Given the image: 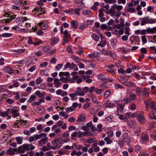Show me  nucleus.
I'll return each instance as SVG.
<instances>
[{
  "instance_id": "35",
  "label": "nucleus",
  "mask_w": 156,
  "mask_h": 156,
  "mask_svg": "<svg viewBox=\"0 0 156 156\" xmlns=\"http://www.w3.org/2000/svg\"><path fill=\"white\" fill-rule=\"evenodd\" d=\"M51 45H54L58 41V39L56 37H54L51 39Z\"/></svg>"
},
{
  "instance_id": "29",
  "label": "nucleus",
  "mask_w": 156,
  "mask_h": 156,
  "mask_svg": "<svg viewBox=\"0 0 156 156\" xmlns=\"http://www.w3.org/2000/svg\"><path fill=\"white\" fill-rule=\"evenodd\" d=\"M55 140L57 141L58 145H61L63 144V139L61 137L55 138Z\"/></svg>"
},
{
  "instance_id": "4",
  "label": "nucleus",
  "mask_w": 156,
  "mask_h": 156,
  "mask_svg": "<svg viewBox=\"0 0 156 156\" xmlns=\"http://www.w3.org/2000/svg\"><path fill=\"white\" fill-rule=\"evenodd\" d=\"M44 137V138L41 139L38 141L39 145L41 146H42L46 144L48 141V138L46 137V136Z\"/></svg>"
},
{
  "instance_id": "44",
  "label": "nucleus",
  "mask_w": 156,
  "mask_h": 156,
  "mask_svg": "<svg viewBox=\"0 0 156 156\" xmlns=\"http://www.w3.org/2000/svg\"><path fill=\"white\" fill-rule=\"evenodd\" d=\"M148 33H155L156 32V27H154L152 29L148 28Z\"/></svg>"
},
{
  "instance_id": "63",
  "label": "nucleus",
  "mask_w": 156,
  "mask_h": 156,
  "mask_svg": "<svg viewBox=\"0 0 156 156\" xmlns=\"http://www.w3.org/2000/svg\"><path fill=\"white\" fill-rule=\"evenodd\" d=\"M82 129L85 131H88L90 130V128L86 125L83 126L82 127Z\"/></svg>"
},
{
  "instance_id": "6",
  "label": "nucleus",
  "mask_w": 156,
  "mask_h": 156,
  "mask_svg": "<svg viewBox=\"0 0 156 156\" xmlns=\"http://www.w3.org/2000/svg\"><path fill=\"white\" fill-rule=\"evenodd\" d=\"M98 79L101 80L104 82H108V80H109V78H106L104 75L99 74L98 76Z\"/></svg>"
},
{
  "instance_id": "22",
  "label": "nucleus",
  "mask_w": 156,
  "mask_h": 156,
  "mask_svg": "<svg viewBox=\"0 0 156 156\" xmlns=\"http://www.w3.org/2000/svg\"><path fill=\"white\" fill-rule=\"evenodd\" d=\"M4 70L5 72L9 74H11L14 72L13 69L9 67H6L4 69Z\"/></svg>"
},
{
  "instance_id": "42",
  "label": "nucleus",
  "mask_w": 156,
  "mask_h": 156,
  "mask_svg": "<svg viewBox=\"0 0 156 156\" xmlns=\"http://www.w3.org/2000/svg\"><path fill=\"white\" fill-rule=\"evenodd\" d=\"M99 16L100 17H102L104 15L103 12L105 11V9H101L99 10Z\"/></svg>"
},
{
  "instance_id": "30",
  "label": "nucleus",
  "mask_w": 156,
  "mask_h": 156,
  "mask_svg": "<svg viewBox=\"0 0 156 156\" xmlns=\"http://www.w3.org/2000/svg\"><path fill=\"white\" fill-rule=\"evenodd\" d=\"M148 19L147 18H144L141 19V25H144L147 23H148Z\"/></svg>"
},
{
  "instance_id": "46",
  "label": "nucleus",
  "mask_w": 156,
  "mask_h": 156,
  "mask_svg": "<svg viewBox=\"0 0 156 156\" xmlns=\"http://www.w3.org/2000/svg\"><path fill=\"white\" fill-rule=\"evenodd\" d=\"M59 115L62 116H63V117H64L65 118H67L68 117V115L66 114L65 113L63 112H59Z\"/></svg>"
},
{
  "instance_id": "57",
  "label": "nucleus",
  "mask_w": 156,
  "mask_h": 156,
  "mask_svg": "<svg viewBox=\"0 0 156 156\" xmlns=\"http://www.w3.org/2000/svg\"><path fill=\"white\" fill-rule=\"evenodd\" d=\"M14 100L10 98H8L6 100V102L9 104H12L14 102Z\"/></svg>"
},
{
  "instance_id": "26",
  "label": "nucleus",
  "mask_w": 156,
  "mask_h": 156,
  "mask_svg": "<svg viewBox=\"0 0 156 156\" xmlns=\"http://www.w3.org/2000/svg\"><path fill=\"white\" fill-rule=\"evenodd\" d=\"M115 9L113 8V6H112L109 10L110 13L111 14V16H114L115 15Z\"/></svg>"
},
{
  "instance_id": "3",
  "label": "nucleus",
  "mask_w": 156,
  "mask_h": 156,
  "mask_svg": "<svg viewBox=\"0 0 156 156\" xmlns=\"http://www.w3.org/2000/svg\"><path fill=\"white\" fill-rule=\"evenodd\" d=\"M137 119L140 122L142 123L146 122V120L144 118L143 115L141 112V113H139L137 115Z\"/></svg>"
},
{
  "instance_id": "54",
  "label": "nucleus",
  "mask_w": 156,
  "mask_h": 156,
  "mask_svg": "<svg viewBox=\"0 0 156 156\" xmlns=\"http://www.w3.org/2000/svg\"><path fill=\"white\" fill-rule=\"evenodd\" d=\"M24 147L25 150L28 151L29 150V148L30 147V145L28 144H24L23 145Z\"/></svg>"
},
{
  "instance_id": "10",
  "label": "nucleus",
  "mask_w": 156,
  "mask_h": 156,
  "mask_svg": "<svg viewBox=\"0 0 156 156\" xmlns=\"http://www.w3.org/2000/svg\"><path fill=\"white\" fill-rule=\"evenodd\" d=\"M85 118L86 117L83 114L80 115L79 117L76 120V122L78 123H80L81 122L84 120Z\"/></svg>"
},
{
  "instance_id": "62",
  "label": "nucleus",
  "mask_w": 156,
  "mask_h": 156,
  "mask_svg": "<svg viewBox=\"0 0 156 156\" xmlns=\"http://www.w3.org/2000/svg\"><path fill=\"white\" fill-rule=\"evenodd\" d=\"M127 10L128 12H133L135 11V9L133 8L128 7L127 8Z\"/></svg>"
},
{
  "instance_id": "27",
  "label": "nucleus",
  "mask_w": 156,
  "mask_h": 156,
  "mask_svg": "<svg viewBox=\"0 0 156 156\" xmlns=\"http://www.w3.org/2000/svg\"><path fill=\"white\" fill-rule=\"evenodd\" d=\"M36 98V96L35 95H32L30 97L28 101L30 103H31L34 102Z\"/></svg>"
},
{
  "instance_id": "45",
  "label": "nucleus",
  "mask_w": 156,
  "mask_h": 156,
  "mask_svg": "<svg viewBox=\"0 0 156 156\" xmlns=\"http://www.w3.org/2000/svg\"><path fill=\"white\" fill-rule=\"evenodd\" d=\"M122 140H119L118 141V144L120 148H122L124 145V142Z\"/></svg>"
},
{
  "instance_id": "21",
  "label": "nucleus",
  "mask_w": 156,
  "mask_h": 156,
  "mask_svg": "<svg viewBox=\"0 0 156 156\" xmlns=\"http://www.w3.org/2000/svg\"><path fill=\"white\" fill-rule=\"evenodd\" d=\"M71 24L72 26V28L76 29L77 28L78 26V22H76L74 20H73L71 22Z\"/></svg>"
},
{
  "instance_id": "50",
  "label": "nucleus",
  "mask_w": 156,
  "mask_h": 156,
  "mask_svg": "<svg viewBox=\"0 0 156 156\" xmlns=\"http://www.w3.org/2000/svg\"><path fill=\"white\" fill-rule=\"evenodd\" d=\"M66 111L67 113H69V112H71L75 110V108H74L72 106L70 107L67 108L66 109Z\"/></svg>"
},
{
  "instance_id": "37",
  "label": "nucleus",
  "mask_w": 156,
  "mask_h": 156,
  "mask_svg": "<svg viewBox=\"0 0 156 156\" xmlns=\"http://www.w3.org/2000/svg\"><path fill=\"white\" fill-rule=\"evenodd\" d=\"M91 37L93 39L96 41H98L99 38V36L95 34H92Z\"/></svg>"
},
{
  "instance_id": "19",
  "label": "nucleus",
  "mask_w": 156,
  "mask_h": 156,
  "mask_svg": "<svg viewBox=\"0 0 156 156\" xmlns=\"http://www.w3.org/2000/svg\"><path fill=\"white\" fill-rule=\"evenodd\" d=\"M128 125L130 127L134 128L136 126V122L133 120H131L130 122H129Z\"/></svg>"
},
{
  "instance_id": "25",
  "label": "nucleus",
  "mask_w": 156,
  "mask_h": 156,
  "mask_svg": "<svg viewBox=\"0 0 156 156\" xmlns=\"http://www.w3.org/2000/svg\"><path fill=\"white\" fill-rule=\"evenodd\" d=\"M51 143L53 145L52 146L53 149L59 147L57 141L55 140V139L51 142Z\"/></svg>"
},
{
  "instance_id": "11",
  "label": "nucleus",
  "mask_w": 156,
  "mask_h": 156,
  "mask_svg": "<svg viewBox=\"0 0 156 156\" xmlns=\"http://www.w3.org/2000/svg\"><path fill=\"white\" fill-rule=\"evenodd\" d=\"M52 131H55V132L56 133H60L61 130L59 128H58L57 125H54L52 127Z\"/></svg>"
},
{
  "instance_id": "38",
  "label": "nucleus",
  "mask_w": 156,
  "mask_h": 156,
  "mask_svg": "<svg viewBox=\"0 0 156 156\" xmlns=\"http://www.w3.org/2000/svg\"><path fill=\"white\" fill-rule=\"evenodd\" d=\"M111 93V91L109 90H108L106 91L104 94V99H106L109 96Z\"/></svg>"
},
{
  "instance_id": "8",
  "label": "nucleus",
  "mask_w": 156,
  "mask_h": 156,
  "mask_svg": "<svg viewBox=\"0 0 156 156\" xmlns=\"http://www.w3.org/2000/svg\"><path fill=\"white\" fill-rule=\"evenodd\" d=\"M16 148L13 149L12 148H10L6 151V153L9 155H13L15 153V151H16Z\"/></svg>"
},
{
  "instance_id": "39",
  "label": "nucleus",
  "mask_w": 156,
  "mask_h": 156,
  "mask_svg": "<svg viewBox=\"0 0 156 156\" xmlns=\"http://www.w3.org/2000/svg\"><path fill=\"white\" fill-rule=\"evenodd\" d=\"M86 142L88 144H91L94 142H97V141L94 138H90L86 140Z\"/></svg>"
},
{
  "instance_id": "61",
  "label": "nucleus",
  "mask_w": 156,
  "mask_h": 156,
  "mask_svg": "<svg viewBox=\"0 0 156 156\" xmlns=\"http://www.w3.org/2000/svg\"><path fill=\"white\" fill-rule=\"evenodd\" d=\"M148 23H156V19H148Z\"/></svg>"
},
{
  "instance_id": "1",
  "label": "nucleus",
  "mask_w": 156,
  "mask_h": 156,
  "mask_svg": "<svg viewBox=\"0 0 156 156\" xmlns=\"http://www.w3.org/2000/svg\"><path fill=\"white\" fill-rule=\"evenodd\" d=\"M145 105V108L147 111L148 109V105H149L153 112H156V105H155V103L153 101H152L149 100H147L144 101Z\"/></svg>"
},
{
  "instance_id": "28",
  "label": "nucleus",
  "mask_w": 156,
  "mask_h": 156,
  "mask_svg": "<svg viewBox=\"0 0 156 156\" xmlns=\"http://www.w3.org/2000/svg\"><path fill=\"white\" fill-rule=\"evenodd\" d=\"M113 8H115L118 11H119L123 9V7L120 5H117L115 4L113 5Z\"/></svg>"
},
{
  "instance_id": "58",
  "label": "nucleus",
  "mask_w": 156,
  "mask_h": 156,
  "mask_svg": "<svg viewBox=\"0 0 156 156\" xmlns=\"http://www.w3.org/2000/svg\"><path fill=\"white\" fill-rule=\"evenodd\" d=\"M78 132H73L72 134L71 135V136H72V139H73V138L75 137H78Z\"/></svg>"
},
{
  "instance_id": "53",
  "label": "nucleus",
  "mask_w": 156,
  "mask_h": 156,
  "mask_svg": "<svg viewBox=\"0 0 156 156\" xmlns=\"http://www.w3.org/2000/svg\"><path fill=\"white\" fill-rule=\"evenodd\" d=\"M129 97L131 100H134L136 98V96L135 94H132L129 95Z\"/></svg>"
},
{
  "instance_id": "14",
  "label": "nucleus",
  "mask_w": 156,
  "mask_h": 156,
  "mask_svg": "<svg viewBox=\"0 0 156 156\" xmlns=\"http://www.w3.org/2000/svg\"><path fill=\"white\" fill-rule=\"evenodd\" d=\"M114 105L112 103H111L109 101L104 104V107L105 108H112L113 107Z\"/></svg>"
},
{
  "instance_id": "23",
  "label": "nucleus",
  "mask_w": 156,
  "mask_h": 156,
  "mask_svg": "<svg viewBox=\"0 0 156 156\" xmlns=\"http://www.w3.org/2000/svg\"><path fill=\"white\" fill-rule=\"evenodd\" d=\"M23 0H13L14 3L18 5H24V4L23 2Z\"/></svg>"
},
{
  "instance_id": "64",
  "label": "nucleus",
  "mask_w": 156,
  "mask_h": 156,
  "mask_svg": "<svg viewBox=\"0 0 156 156\" xmlns=\"http://www.w3.org/2000/svg\"><path fill=\"white\" fill-rule=\"evenodd\" d=\"M44 155V153L42 151H40L39 152H37L35 154V156H43Z\"/></svg>"
},
{
  "instance_id": "34",
  "label": "nucleus",
  "mask_w": 156,
  "mask_h": 156,
  "mask_svg": "<svg viewBox=\"0 0 156 156\" xmlns=\"http://www.w3.org/2000/svg\"><path fill=\"white\" fill-rule=\"evenodd\" d=\"M45 94L44 92H42L41 93L40 91L39 90H37L35 92V94L38 96L40 98L42 96H44Z\"/></svg>"
},
{
  "instance_id": "12",
  "label": "nucleus",
  "mask_w": 156,
  "mask_h": 156,
  "mask_svg": "<svg viewBox=\"0 0 156 156\" xmlns=\"http://www.w3.org/2000/svg\"><path fill=\"white\" fill-rule=\"evenodd\" d=\"M123 138L125 140V141L126 143H129L131 142V139L128 137V134L127 133H125L123 134Z\"/></svg>"
},
{
  "instance_id": "16",
  "label": "nucleus",
  "mask_w": 156,
  "mask_h": 156,
  "mask_svg": "<svg viewBox=\"0 0 156 156\" xmlns=\"http://www.w3.org/2000/svg\"><path fill=\"white\" fill-rule=\"evenodd\" d=\"M17 150L16 151L17 152L20 153H23L25 152V150L23 146L21 145L18 147V148H16Z\"/></svg>"
},
{
  "instance_id": "49",
  "label": "nucleus",
  "mask_w": 156,
  "mask_h": 156,
  "mask_svg": "<svg viewBox=\"0 0 156 156\" xmlns=\"http://www.w3.org/2000/svg\"><path fill=\"white\" fill-rule=\"evenodd\" d=\"M124 85L128 87H131L133 86V83L132 82L129 81L128 82H125V83H124Z\"/></svg>"
},
{
  "instance_id": "51",
  "label": "nucleus",
  "mask_w": 156,
  "mask_h": 156,
  "mask_svg": "<svg viewBox=\"0 0 156 156\" xmlns=\"http://www.w3.org/2000/svg\"><path fill=\"white\" fill-rule=\"evenodd\" d=\"M69 75V73L68 72H60L59 73V75L60 76H67Z\"/></svg>"
},
{
  "instance_id": "59",
  "label": "nucleus",
  "mask_w": 156,
  "mask_h": 156,
  "mask_svg": "<svg viewBox=\"0 0 156 156\" xmlns=\"http://www.w3.org/2000/svg\"><path fill=\"white\" fill-rule=\"evenodd\" d=\"M136 94L137 95H140L141 92V90L139 87H137L136 89Z\"/></svg>"
},
{
  "instance_id": "36",
  "label": "nucleus",
  "mask_w": 156,
  "mask_h": 156,
  "mask_svg": "<svg viewBox=\"0 0 156 156\" xmlns=\"http://www.w3.org/2000/svg\"><path fill=\"white\" fill-rule=\"evenodd\" d=\"M16 139L17 144H20L22 143L23 140L22 138L20 137H17L16 138Z\"/></svg>"
},
{
  "instance_id": "33",
  "label": "nucleus",
  "mask_w": 156,
  "mask_h": 156,
  "mask_svg": "<svg viewBox=\"0 0 156 156\" xmlns=\"http://www.w3.org/2000/svg\"><path fill=\"white\" fill-rule=\"evenodd\" d=\"M104 140L106 142L107 144H110L113 142V140L108 137H106L105 138Z\"/></svg>"
},
{
  "instance_id": "56",
  "label": "nucleus",
  "mask_w": 156,
  "mask_h": 156,
  "mask_svg": "<svg viewBox=\"0 0 156 156\" xmlns=\"http://www.w3.org/2000/svg\"><path fill=\"white\" fill-rule=\"evenodd\" d=\"M12 34L11 33H5L2 35V36L3 37H9L12 36Z\"/></svg>"
},
{
  "instance_id": "20",
  "label": "nucleus",
  "mask_w": 156,
  "mask_h": 156,
  "mask_svg": "<svg viewBox=\"0 0 156 156\" xmlns=\"http://www.w3.org/2000/svg\"><path fill=\"white\" fill-rule=\"evenodd\" d=\"M47 135L46 134L44 133H42L39 135H34L35 139L36 140H38L41 138L42 136H45Z\"/></svg>"
},
{
  "instance_id": "18",
  "label": "nucleus",
  "mask_w": 156,
  "mask_h": 156,
  "mask_svg": "<svg viewBox=\"0 0 156 156\" xmlns=\"http://www.w3.org/2000/svg\"><path fill=\"white\" fill-rule=\"evenodd\" d=\"M1 94L4 98H5L9 96L10 92L8 90H5Z\"/></svg>"
},
{
  "instance_id": "60",
  "label": "nucleus",
  "mask_w": 156,
  "mask_h": 156,
  "mask_svg": "<svg viewBox=\"0 0 156 156\" xmlns=\"http://www.w3.org/2000/svg\"><path fill=\"white\" fill-rule=\"evenodd\" d=\"M42 80L41 78L40 77H39L36 79L35 82L37 84H39L41 82Z\"/></svg>"
},
{
  "instance_id": "5",
  "label": "nucleus",
  "mask_w": 156,
  "mask_h": 156,
  "mask_svg": "<svg viewBox=\"0 0 156 156\" xmlns=\"http://www.w3.org/2000/svg\"><path fill=\"white\" fill-rule=\"evenodd\" d=\"M101 41L100 44H98V46H100L101 47H103L105 46L106 44V41L105 40V38L102 35H100Z\"/></svg>"
},
{
  "instance_id": "47",
  "label": "nucleus",
  "mask_w": 156,
  "mask_h": 156,
  "mask_svg": "<svg viewBox=\"0 0 156 156\" xmlns=\"http://www.w3.org/2000/svg\"><path fill=\"white\" fill-rule=\"evenodd\" d=\"M73 146H74L75 147H76L77 146L76 145L73 144V146H69V145H66L64 147V148L66 149L72 150L73 149Z\"/></svg>"
},
{
  "instance_id": "15",
  "label": "nucleus",
  "mask_w": 156,
  "mask_h": 156,
  "mask_svg": "<svg viewBox=\"0 0 156 156\" xmlns=\"http://www.w3.org/2000/svg\"><path fill=\"white\" fill-rule=\"evenodd\" d=\"M141 140L143 142H147L148 140V136L145 133L142 134L141 137Z\"/></svg>"
},
{
  "instance_id": "7",
  "label": "nucleus",
  "mask_w": 156,
  "mask_h": 156,
  "mask_svg": "<svg viewBox=\"0 0 156 156\" xmlns=\"http://www.w3.org/2000/svg\"><path fill=\"white\" fill-rule=\"evenodd\" d=\"M76 65L73 63H70L69 62H67L66 65L65 66V67L66 69L68 68H69L70 69H73L75 66Z\"/></svg>"
},
{
  "instance_id": "43",
  "label": "nucleus",
  "mask_w": 156,
  "mask_h": 156,
  "mask_svg": "<svg viewBox=\"0 0 156 156\" xmlns=\"http://www.w3.org/2000/svg\"><path fill=\"white\" fill-rule=\"evenodd\" d=\"M130 108L133 111L136 108V105L135 103H132L129 104Z\"/></svg>"
},
{
  "instance_id": "52",
  "label": "nucleus",
  "mask_w": 156,
  "mask_h": 156,
  "mask_svg": "<svg viewBox=\"0 0 156 156\" xmlns=\"http://www.w3.org/2000/svg\"><path fill=\"white\" fill-rule=\"evenodd\" d=\"M149 117L151 119L156 120V117L154 113H152L149 115Z\"/></svg>"
},
{
  "instance_id": "24",
  "label": "nucleus",
  "mask_w": 156,
  "mask_h": 156,
  "mask_svg": "<svg viewBox=\"0 0 156 156\" xmlns=\"http://www.w3.org/2000/svg\"><path fill=\"white\" fill-rule=\"evenodd\" d=\"M110 42L112 47L114 48L116 46L117 40L115 39L112 38L110 40Z\"/></svg>"
},
{
  "instance_id": "13",
  "label": "nucleus",
  "mask_w": 156,
  "mask_h": 156,
  "mask_svg": "<svg viewBox=\"0 0 156 156\" xmlns=\"http://www.w3.org/2000/svg\"><path fill=\"white\" fill-rule=\"evenodd\" d=\"M77 95L83 96L84 95V93L83 90L81 89L80 87H78L77 88V90L75 91Z\"/></svg>"
},
{
  "instance_id": "31",
  "label": "nucleus",
  "mask_w": 156,
  "mask_h": 156,
  "mask_svg": "<svg viewBox=\"0 0 156 156\" xmlns=\"http://www.w3.org/2000/svg\"><path fill=\"white\" fill-rule=\"evenodd\" d=\"M51 50L50 47L48 46H45L43 48L44 51L46 53H48L50 52Z\"/></svg>"
},
{
  "instance_id": "41",
  "label": "nucleus",
  "mask_w": 156,
  "mask_h": 156,
  "mask_svg": "<svg viewBox=\"0 0 156 156\" xmlns=\"http://www.w3.org/2000/svg\"><path fill=\"white\" fill-rule=\"evenodd\" d=\"M126 76H121L119 79V81L121 82L122 84H124V83H125V81L126 80Z\"/></svg>"
},
{
  "instance_id": "32",
  "label": "nucleus",
  "mask_w": 156,
  "mask_h": 156,
  "mask_svg": "<svg viewBox=\"0 0 156 156\" xmlns=\"http://www.w3.org/2000/svg\"><path fill=\"white\" fill-rule=\"evenodd\" d=\"M38 25H39L41 28H42L44 29H45L48 26L46 23H44L43 22L38 23Z\"/></svg>"
},
{
  "instance_id": "40",
  "label": "nucleus",
  "mask_w": 156,
  "mask_h": 156,
  "mask_svg": "<svg viewBox=\"0 0 156 156\" xmlns=\"http://www.w3.org/2000/svg\"><path fill=\"white\" fill-rule=\"evenodd\" d=\"M125 104H119L117 106V108L118 110L121 111H122L123 109V108L125 106Z\"/></svg>"
},
{
  "instance_id": "17",
  "label": "nucleus",
  "mask_w": 156,
  "mask_h": 156,
  "mask_svg": "<svg viewBox=\"0 0 156 156\" xmlns=\"http://www.w3.org/2000/svg\"><path fill=\"white\" fill-rule=\"evenodd\" d=\"M60 79L58 80L57 78L55 79L54 83L55 84V87L56 88H58L61 85V83L60 81Z\"/></svg>"
},
{
  "instance_id": "55",
  "label": "nucleus",
  "mask_w": 156,
  "mask_h": 156,
  "mask_svg": "<svg viewBox=\"0 0 156 156\" xmlns=\"http://www.w3.org/2000/svg\"><path fill=\"white\" fill-rule=\"evenodd\" d=\"M103 90V89H100L98 88H95V92L98 94H101Z\"/></svg>"
},
{
  "instance_id": "9",
  "label": "nucleus",
  "mask_w": 156,
  "mask_h": 156,
  "mask_svg": "<svg viewBox=\"0 0 156 156\" xmlns=\"http://www.w3.org/2000/svg\"><path fill=\"white\" fill-rule=\"evenodd\" d=\"M70 79L69 76H67L66 77L62 76L60 78V80L64 83H67L69 81Z\"/></svg>"
},
{
  "instance_id": "48",
  "label": "nucleus",
  "mask_w": 156,
  "mask_h": 156,
  "mask_svg": "<svg viewBox=\"0 0 156 156\" xmlns=\"http://www.w3.org/2000/svg\"><path fill=\"white\" fill-rule=\"evenodd\" d=\"M147 11L150 13H152L154 11V8L151 6H149L147 8Z\"/></svg>"
},
{
  "instance_id": "2",
  "label": "nucleus",
  "mask_w": 156,
  "mask_h": 156,
  "mask_svg": "<svg viewBox=\"0 0 156 156\" xmlns=\"http://www.w3.org/2000/svg\"><path fill=\"white\" fill-rule=\"evenodd\" d=\"M8 111H10V113L12 114V117L15 118L19 116L20 114L19 113V110L12 108H9L7 109Z\"/></svg>"
}]
</instances>
